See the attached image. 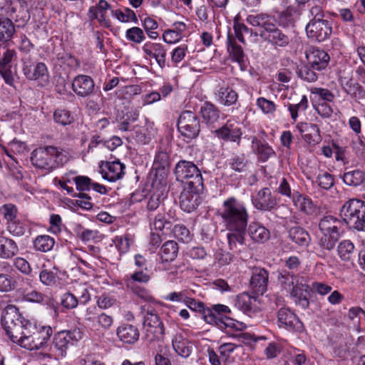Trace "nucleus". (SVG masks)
Instances as JSON below:
<instances>
[{
    "instance_id": "1",
    "label": "nucleus",
    "mask_w": 365,
    "mask_h": 365,
    "mask_svg": "<svg viewBox=\"0 0 365 365\" xmlns=\"http://www.w3.org/2000/svg\"><path fill=\"white\" fill-rule=\"evenodd\" d=\"M228 231V245L231 250H237L238 245L245 243L247 232L251 240L257 243H264L270 237L269 231L258 222H252L248 225L249 213L245 204L235 197L225 199L216 212Z\"/></svg>"
},
{
    "instance_id": "2",
    "label": "nucleus",
    "mask_w": 365,
    "mask_h": 365,
    "mask_svg": "<svg viewBox=\"0 0 365 365\" xmlns=\"http://www.w3.org/2000/svg\"><path fill=\"white\" fill-rule=\"evenodd\" d=\"M1 324L11 341L24 348L31 339L37 327L25 319L19 309L13 305L7 306L1 314Z\"/></svg>"
},
{
    "instance_id": "3",
    "label": "nucleus",
    "mask_w": 365,
    "mask_h": 365,
    "mask_svg": "<svg viewBox=\"0 0 365 365\" xmlns=\"http://www.w3.org/2000/svg\"><path fill=\"white\" fill-rule=\"evenodd\" d=\"M69 160L65 150L51 145L40 147L31 153L32 165L46 173H50L59 166H63Z\"/></svg>"
},
{
    "instance_id": "4",
    "label": "nucleus",
    "mask_w": 365,
    "mask_h": 365,
    "mask_svg": "<svg viewBox=\"0 0 365 365\" xmlns=\"http://www.w3.org/2000/svg\"><path fill=\"white\" fill-rule=\"evenodd\" d=\"M343 220L358 231L365 230V202L353 198L346 201L340 210Z\"/></svg>"
},
{
    "instance_id": "5",
    "label": "nucleus",
    "mask_w": 365,
    "mask_h": 365,
    "mask_svg": "<svg viewBox=\"0 0 365 365\" xmlns=\"http://www.w3.org/2000/svg\"><path fill=\"white\" fill-rule=\"evenodd\" d=\"M175 175L177 180L187 184L188 188L200 190L203 187L202 174L193 162L180 160L175 165Z\"/></svg>"
},
{
    "instance_id": "6",
    "label": "nucleus",
    "mask_w": 365,
    "mask_h": 365,
    "mask_svg": "<svg viewBox=\"0 0 365 365\" xmlns=\"http://www.w3.org/2000/svg\"><path fill=\"white\" fill-rule=\"evenodd\" d=\"M82 337L83 331L79 328L57 332L53 338V345L56 349V354L61 357L66 356L69 347L81 340Z\"/></svg>"
},
{
    "instance_id": "7",
    "label": "nucleus",
    "mask_w": 365,
    "mask_h": 365,
    "mask_svg": "<svg viewBox=\"0 0 365 365\" xmlns=\"http://www.w3.org/2000/svg\"><path fill=\"white\" fill-rule=\"evenodd\" d=\"M178 128L181 135L187 140L194 139L198 136L200 131V120L195 113L185 110L179 117Z\"/></svg>"
},
{
    "instance_id": "8",
    "label": "nucleus",
    "mask_w": 365,
    "mask_h": 365,
    "mask_svg": "<svg viewBox=\"0 0 365 365\" xmlns=\"http://www.w3.org/2000/svg\"><path fill=\"white\" fill-rule=\"evenodd\" d=\"M307 37L312 41L322 42L330 37L332 33L331 22L328 19L309 20L305 28Z\"/></svg>"
},
{
    "instance_id": "9",
    "label": "nucleus",
    "mask_w": 365,
    "mask_h": 365,
    "mask_svg": "<svg viewBox=\"0 0 365 365\" xmlns=\"http://www.w3.org/2000/svg\"><path fill=\"white\" fill-rule=\"evenodd\" d=\"M143 325L148 340L153 341L163 339L164 325L156 312L148 311L144 316Z\"/></svg>"
},
{
    "instance_id": "10",
    "label": "nucleus",
    "mask_w": 365,
    "mask_h": 365,
    "mask_svg": "<svg viewBox=\"0 0 365 365\" xmlns=\"http://www.w3.org/2000/svg\"><path fill=\"white\" fill-rule=\"evenodd\" d=\"M53 334L52 328L50 326H42L37 328L29 341L24 346L28 350L44 349L48 346V341Z\"/></svg>"
},
{
    "instance_id": "11",
    "label": "nucleus",
    "mask_w": 365,
    "mask_h": 365,
    "mask_svg": "<svg viewBox=\"0 0 365 365\" xmlns=\"http://www.w3.org/2000/svg\"><path fill=\"white\" fill-rule=\"evenodd\" d=\"M277 322L280 328L288 331L302 332L304 330L303 323L289 309L282 307L277 312Z\"/></svg>"
},
{
    "instance_id": "12",
    "label": "nucleus",
    "mask_w": 365,
    "mask_h": 365,
    "mask_svg": "<svg viewBox=\"0 0 365 365\" xmlns=\"http://www.w3.org/2000/svg\"><path fill=\"white\" fill-rule=\"evenodd\" d=\"M246 21L251 26L259 28L257 34L261 38L276 25L274 16L266 13L250 14Z\"/></svg>"
},
{
    "instance_id": "13",
    "label": "nucleus",
    "mask_w": 365,
    "mask_h": 365,
    "mask_svg": "<svg viewBox=\"0 0 365 365\" xmlns=\"http://www.w3.org/2000/svg\"><path fill=\"white\" fill-rule=\"evenodd\" d=\"M269 273L264 268L254 267L250 282V287L256 295H262L266 292L268 285Z\"/></svg>"
},
{
    "instance_id": "14",
    "label": "nucleus",
    "mask_w": 365,
    "mask_h": 365,
    "mask_svg": "<svg viewBox=\"0 0 365 365\" xmlns=\"http://www.w3.org/2000/svg\"><path fill=\"white\" fill-rule=\"evenodd\" d=\"M309 65L317 71L327 68L330 61L329 55L323 49L310 46L305 52Z\"/></svg>"
},
{
    "instance_id": "15",
    "label": "nucleus",
    "mask_w": 365,
    "mask_h": 365,
    "mask_svg": "<svg viewBox=\"0 0 365 365\" xmlns=\"http://www.w3.org/2000/svg\"><path fill=\"white\" fill-rule=\"evenodd\" d=\"M252 202L257 210L271 211L277 206V200L268 187H264L252 196Z\"/></svg>"
},
{
    "instance_id": "16",
    "label": "nucleus",
    "mask_w": 365,
    "mask_h": 365,
    "mask_svg": "<svg viewBox=\"0 0 365 365\" xmlns=\"http://www.w3.org/2000/svg\"><path fill=\"white\" fill-rule=\"evenodd\" d=\"M23 72L29 80L40 81L42 85L48 81V71L44 63L38 62L36 64L24 63Z\"/></svg>"
},
{
    "instance_id": "17",
    "label": "nucleus",
    "mask_w": 365,
    "mask_h": 365,
    "mask_svg": "<svg viewBox=\"0 0 365 365\" xmlns=\"http://www.w3.org/2000/svg\"><path fill=\"white\" fill-rule=\"evenodd\" d=\"M215 133L220 139L232 141L237 143V145H240L242 135L239 124L231 120H227L222 127L215 130Z\"/></svg>"
},
{
    "instance_id": "18",
    "label": "nucleus",
    "mask_w": 365,
    "mask_h": 365,
    "mask_svg": "<svg viewBox=\"0 0 365 365\" xmlns=\"http://www.w3.org/2000/svg\"><path fill=\"white\" fill-rule=\"evenodd\" d=\"M72 89L77 96L87 97L93 93L95 83L91 76L87 75H78L76 76L73 81Z\"/></svg>"
},
{
    "instance_id": "19",
    "label": "nucleus",
    "mask_w": 365,
    "mask_h": 365,
    "mask_svg": "<svg viewBox=\"0 0 365 365\" xmlns=\"http://www.w3.org/2000/svg\"><path fill=\"white\" fill-rule=\"evenodd\" d=\"M146 58H155L158 66L163 68L166 66V50L160 43L147 42L142 47Z\"/></svg>"
},
{
    "instance_id": "20",
    "label": "nucleus",
    "mask_w": 365,
    "mask_h": 365,
    "mask_svg": "<svg viewBox=\"0 0 365 365\" xmlns=\"http://www.w3.org/2000/svg\"><path fill=\"white\" fill-rule=\"evenodd\" d=\"M150 280V275L143 270L135 271L129 277H127L126 286L131 289L133 292L139 297L146 299L148 297L147 291L143 288L135 286V282L146 283Z\"/></svg>"
},
{
    "instance_id": "21",
    "label": "nucleus",
    "mask_w": 365,
    "mask_h": 365,
    "mask_svg": "<svg viewBox=\"0 0 365 365\" xmlns=\"http://www.w3.org/2000/svg\"><path fill=\"white\" fill-rule=\"evenodd\" d=\"M304 140L310 145L314 146L322 141L320 130L316 124L302 123L297 125Z\"/></svg>"
},
{
    "instance_id": "22",
    "label": "nucleus",
    "mask_w": 365,
    "mask_h": 365,
    "mask_svg": "<svg viewBox=\"0 0 365 365\" xmlns=\"http://www.w3.org/2000/svg\"><path fill=\"white\" fill-rule=\"evenodd\" d=\"M262 39L274 47H286L290 42L289 36L279 29L277 24Z\"/></svg>"
},
{
    "instance_id": "23",
    "label": "nucleus",
    "mask_w": 365,
    "mask_h": 365,
    "mask_svg": "<svg viewBox=\"0 0 365 365\" xmlns=\"http://www.w3.org/2000/svg\"><path fill=\"white\" fill-rule=\"evenodd\" d=\"M117 336L124 344H133L140 336L138 328L133 324H123L116 330Z\"/></svg>"
},
{
    "instance_id": "24",
    "label": "nucleus",
    "mask_w": 365,
    "mask_h": 365,
    "mask_svg": "<svg viewBox=\"0 0 365 365\" xmlns=\"http://www.w3.org/2000/svg\"><path fill=\"white\" fill-rule=\"evenodd\" d=\"M101 168L103 178L110 182H115L120 179L124 175L123 170L125 166L118 160L106 162Z\"/></svg>"
},
{
    "instance_id": "25",
    "label": "nucleus",
    "mask_w": 365,
    "mask_h": 365,
    "mask_svg": "<svg viewBox=\"0 0 365 365\" xmlns=\"http://www.w3.org/2000/svg\"><path fill=\"white\" fill-rule=\"evenodd\" d=\"M301 277L298 274H294L286 269L279 271L277 281L282 289L288 292L293 291L297 287L302 284L299 282Z\"/></svg>"
},
{
    "instance_id": "26",
    "label": "nucleus",
    "mask_w": 365,
    "mask_h": 365,
    "mask_svg": "<svg viewBox=\"0 0 365 365\" xmlns=\"http://www.w3.org/2000/svg\"><path fill=\"white\" fill-rule=\"evenodd\" d=\"M172 345L175 351L183 358H187L193 349L191 342L183 333H177L174 336Z\"/></svg>"
},
{
    "instance_id": "27",
    "label": "nucleus",
    "mask_w": 365,
    "mask_h": 365,
    "mask_svg": "<svg viewBox=\"0 0 365 365\" xmlns=\"http://www.w3.org/2000/svg\"><path fill=\"white\" fill-rule=\"evenodd\" d=\"M189 190H183L180 196V205L182 210L191 212L199 205L198 195L197 192L200 190L188 188Z\"/></svg>"
},
{
    "instance_id": "28",
    "label": "nucleus",
    "mask_w": 365,
    "mask_h": 365,
    "mask_svg": "<svg viewBox=\"0 0 365 365\" xmlns=\"http://www.w3.org/2000/svg\"><path fill=\"white\" fill-rule=\"evenodd\" d=\"M252 150L262 162L267 161L275 154L272 148L267 143L262 142L255 136L252 138Z\"/></svg>"
},
{
    "instance_id": "29",
    "label": "nucleus",
    "mask_w": 365,
    "mask_h": 365,
    "mask_svg": "<svg viewBox=\"0 0 365 365\" xmlns=\"http://www.w3.org/2000/svg\"><path fill=\"white\" fill-rule=\"evenodd\" d=\"M185 304L192 311L201 312L203 319L207 323L213 324V322H215V314L212 313V309L205 308L203 302L197 301L188 296Z\"/></svg>"
},
{
    "instance_id": "30",
    "label": "nucleus",
    "mask_w": 365,
    "mask_h": 365,
    "mask_svg": "<svg viewBox=\"0 0 365 365\" xmlns=\"http://www.w3.org/2000/svg\"><path fill=\"white\" fill-rule=\"evenodd\" d=\"M178 251L179 247L175 241L168 240L165 242L160 250L161 263L164 264L174 261L178 256Z\"/></svg>"
},
{
    "instance_id": "31",
    "label": "nucleus",
    "mask_w": 365,
    "mask_h": 365,
    "mask_svg": "<svg viewBox=\"0 0 365 365\" xmlns=\"http://www.w3.org/2000/svg\"><path fill=\"white\" fill-rule=\"evenodd\" d=\"M341 227V222L331 215L324 217L319 223V230L322 233L340 234Z\"/></svg>"
},
{
    "instance_id": "32",
    "label": "nucleus",
    "mask_w": 365,
    "mask_h": 365,
    "mask_svg": "<svg viewBox=\"0 0 365 365\" xmlns=\"http://www.w3.org/2000/svg\"><path fill=\"white\" fill-rule=\"evenodd\" d=\"M220 110L210 102L206 101L201 106L200 114L206 124H213L220 118Z\"/></svg>"
},
{
    "instance_id": "33",
    "label": "nucleus",
    "mask_w": 365,
    "mask_h": 365,
    "mask_svg": "<svg viewBox=\"0 0 365 365\" xmlns=\"http://www.w3.org/2000/svg\"><path fill=\"white\" fill-rule=\"evenodd\" d=\"M289 237L292 242L302 247H307L311 242V237L308 232L298 226L289 229Z\"/></svg>"
},
{
    "instance_id": "34",
    "label": "nucleus",
    "mask_w": 365,
    "mask_h": 365,
    "mask_svg": "<svg viewBox=\"0 0 365 365\" xmlns=\"http://www.w3.org/2000/svg\"><path fill=\"white\" fill-rule=\"evenodd\" d=\"M19 247L16 242L11 239L0 237V257L9 259L16 255Z\"/></svg>"
},
{
    "instance_id": "35",
    "label": "nucleus",
    "mask_w": 365,
    "mask_h": 365,
    "mask_svg": "<svg viewBox=\"0 0 365 365\" xmlns=\"http://www.w3.org/2000/svg\"><path fill=\"white\" fill-rule=\"evenodd\" d=\"M341 83L344 91L356 101L365 98V91L359 83L349 79L345 83L341 80Z\"/></svg>"
},
{
    "instance_id": "36",
    "label": "nucleus",
    "mask_w": 365,
    "mask_h": 365,
    "mask_svg": "<svg viewBox=\"0 0 365 365\" xmlns=\"http://www.w3.org/2000/svg\"><path fill=\"white\" fill-rule=\"evenodd\" d=\"M307 289V286L302 283L289 293L294 302L302 309H307L309 305Z\"/></svg>"
},
{
    "instance_id": "37",
    "label": "nucleus",
    "mask_w": 365,
    "mask_h": 365,
    "mask_svg": "<svg viewBox=\"0 0 365 365\" xmlns=\"http://www.w3.org/2000/svg\"><path fill=\"white\" fill-rule=\"evenodd\" d=\"M342 179L349 186L357 187L365 182V174L360 170H353L344 172Z\"/></svg>"
},
{
    "instance_id": "38",
    "label": "nucleus",
    "mask_w": 365,
    "mask_h": 365,
    "mask_svg": "<svg viewBox=\"0 0 365 365\" xmlns=\"http://www.w3.org/2000/svg\"><path fill=\"white\" fill-rule=\"evenodd\" d=\"M227 49L232 61L239 63L244 61L245 54L241 46L236 43L235 38L230 34L227 35Z\"/></svg>"
},
{
    "instance_id": "39",
    "label": "nucleus",
    "mask_w": 365,
    "mask_h": 365,
    "mask_svg": "<svg viewBox=\"0 0 365 365\" xmlns=\"http://www.w3.org/2000/svg\"><path fill=\"white\" fill-rule=\"evenodd\" d=\"M215 322H213L212 324L216 325L220 329L231 328L237 331H241L246 327L244 323L235 321L230 317H219L215 314Z\"/></svg>"
},
{
    "instance_id": "40",
    "label": "nucleus",
    "mask_w": 365,
    "mask_h": 365,
    "mask_svg": "<svg viewBox=\"0 0 365 365\" xmlns=\"http://www.w3.org/2000/svg\"><path fill=\"white\" fill-rule=\"evenodd\" d=\"M337 252L342 261H352L354 257V245L353 242L349 240H342L338 245Z\"/></svg>"
},
{
    "instance_id": "41",
    "label": "nucleus",
    "mask_w": 365,
    "mask_h": 365,
    "mask_svg": "<svg viewBox=\"0 0 365 365\" xmlns=\"http://www.w3.org/2000/svg\"><path fill=\"white\" fill-rule=\"evenodd\" d=\"M217 96L220 103L225 106L234 105L238 98L237 93L230 87L220 88L218 91Z\"/></svg>"
},
{
    "instance_id": "42",
    "label": "nucleus",
    "mask_w": 365,
    "mask_h": 365,
    "mask_svg": "<svg viewBox=\"0 0 365 365\" xmlns=\"http://www.w3.org/2000/svg\"><path fill=\"white\" fill-rule=\"evenodd\" d=\"M15 33L13 22L8 18L0 19V45L9 41Z\"/></svg>"
},
{
    "instance_id": "43",
    "label": "nucleus",
    "mask_w": 365,
    "mask_h": 365,
    "mask_svg": "<svg viewBox=\"0 0 365 365\" xmlns=\"http://www.w3.org/2000/svg\"><path fill=\"white\" fill-rule=\"evenodd\" d=\"M148 220L154 228L157 230H163L164 228H170L171 222L165 217L163 212L148 213Z\"/></svg>"
},
{
    "instance_id": "44",
    "label": "nucleus",
    "mask_w": 365,
    "mask_h": 365,
    "mask_svg": "<svg viewBox=\"0 0 365 365\" xmlns=\"http://www.w3.org/2000/svg\"><path fill=\"white\" fill-rule=\"evenodd\" d=\"M54 239L48 235H39L34 240V247L36 251L46 252L54 246Z\"/></svg>"
},
{
    "instance_id": "45",
    "label": "nucleus",
    "mask_w": 365,
    "mask_h": 365,
    "mask_svg": "<svg viewBox=\"0 0 365 365\" xmlns=\"http://www.w3.org/2000/svg\"><path fill=\"white\" fill-rule=\"evenodd\" d=\"M233 29L235 36L242 43H245V39L244 38L245 34H250V36L254 35L255 36H258L257 32H254L252 29L248 28L243 23H240L237 19L234 20Z\"/></svg>"
},
{
    "instance_id": "46",
    "label": "nucleus",
    "mask_w": 365,
    "mask_h": 365,
    "mask_svg": "<svg viewBox=\"0 0 365 365\" xmlns=\"http://www.w3.org/2000/svg\"><path fill=\"white\" fill-rule=\"evenodd\" d=\"M339 237L340 234L322 233V236L319 241V245L324 250H332Z\"/></svg>"
},
{
    "instance_id": "47",
    "label": "nucleus",
    "mask_w": 365,
    "mask_h": 365,
    "mask_svg": "<svg viewBox=\"0 0 365 365\" xmlns=\"http://www.w3.org/2000/svg\"><path fill=\"white\" fill-rule=\"evenodd\" d=\"M297 14V9L294 7H288L282 11L279 16V24L283 27L294 26V15Z\"/></svg>"
},
{
    "instance_id": "48",
    "label": "nucleus",
    "mask_w": 365,
    "mask_h": 365,
    "mask_svg": "<svg viewBox=\"0 0 365 365\" xmlns=\"http://www.w3.org/2000/svg\"><path fill=\"white\" fill-rule=\"evenodd\" d=\"M113 15L121 22L133 21L135 24L138 23V18L135 13L129 8H125V11L119 9L112 11Z\"/></svg>"
},
{
    "instance_id": "49",
    "label": "nucleus",
    "mask_w": 365,
    "mask_h": 365,
    "mask_svg": "<svg viewBox=\"0 0 365 365\" xmlns=\"http://www.w3.org/2000/svg\"><path fill=\"white\" fill-rule=\"evenodd\" d=\"M174 237L179 241L187 243L192 240V235L190 230L184 225L178 224L173 228Z\"/></svg>"
},
{
    "instance_id": "50",
    "label": "nucleus",
    "mask_w": 365,
    "mask_h": 365,
    "mask_svg": "<svg viewBox=\"0 0 365 365\" xmlns=\"http://www.w3.org/2000/svg\"><path fill=\"white\" fill-rule=\"evenodd\" d=\"M53 119L56 123L63 125H69L73 121V117L70 111L61 108H58L55 110Z\"/></svg>"
},
{
    "instance_id": "51",
    "label": "nucleus",
    "mask_w": 365,
    "mask_h": 365,
    "mask_svg": "<svg viewBox=\"0 0 365 365\" xmlns=\"http://www.w3.org/2000/svg\"><path fill=\"white\" fill-rule=\"evenodd\" d=\"M309 63L298 68L297 73L302 79L308 82H314L317 79V75Z\"/></svg>"
},
{
    "instance_id": "52",
    "label": "nucleus",
    "mask_w": 365,
    "mask_h": 365,
    "mask_svg": "<svg viewBox=\"0 0 365 365\" xmlns=\"http://www.w3.org/2000/svg\"><path fill=\"white\" fill-rule=\"evenodd\" d=\"M16 282L9 274H0V292H8L16 288Z\"/></svg>"
},
{
    "instance_id": "53",
    "label": "nucleus",
    "mask_w": 365,
    "mask_h": 365,
    "mask_svg": "<svg viewBox=\"0 0 365 365\" xmlns=\"http://www.w3.org/2000/svg\"><path fill=\"white\" fill-rule=\"evenodd\" d=\"M142 24L148 36L150 38L155 39L158 37V32L154 31V30L158 26L155 20L150 17H146L142 20Z\"/></svg>"
},
{
    "instance_id": "54",
    "label": "nucleus",
    "mask_w": 365,
    "mask_h": 365,
    "mask_svg": "<svg viewBox=\"0 0 365 365\" xmlns=\"http://www.w3.org/2000/svg\"><path fill=\"white\" fill-rule=\"evenodd\" d=\"M308 107V100L306 96H303L300 102L297 104H289L288 110L290 112L292 118L296 120L298 117V112L304 111Z\"/></svg>"
},
{
    "instance_id": "55",
    "label": "nucleus",
    "mask_w": 365,
    "mask_h": 365,
    "mask_svg": "<svg viewBox=\"0 0 365 365\" xmlns=\"http://www.w3.org/2000/svg\"><path fill=\"white\" fill-rule=\"evenodd\" d=\"M73 181L75 182L77 190L80 192H84V191H88L91 189L92 180L83 175H78L73 178Z\"/></svg>"
},
{
    "instance_id": "56",
    "label": "nucleus",
    "mask_w": 365,
    "mask_h": 365,
    "mask_svg": "<svg viewBox=\"0 0 365 365\" xmlns=\"http://www.w3.org/2000/svg\"><path fill=\"white\" fill-rule=\"evenodd\" d=\"M125 37L128 40L140 43L145 38L143 31L139 27H132L126 31Z\"/></svg>"
},
{
    "instance_id": "57",
    "label": "nucleus",
    "mask_w": 365,
    "mask_h": 365,
    "mask_svg": "<svg viewBox=\"0 0 365 365\" xmlns=\"http://www.w3.org/2000/svg\"><path fill=\"white\" fill-rule=\"evenodd\" d=\"M7 229L11 235L17 237L24 235L26 232V226L18 219L8 222Z\"/></svg>"
},
{
    "instance_id": "58",
    "label": "nucleus",
    "mask_w": 365,
    "mask_h": 365,
    "mask_svg": "<svg viewBox=\"0 0 365 365\" xmlns=\"http://www.w3.org/2000/svg\"><path fill=\"white\" fill-rule=\"evenodd\" d=\"M24 298L26 301L30 302L39 304H48L49 302H51V299L50 298L36 290H33L27 293L24 296Z\"/></svg>"
},
{
    "instance_id": "59",
    "label": "nucleus",
    "mask_w": 365,
    "mask_h": 365,
    "mask_svg": "<svg viewBox=\"0 0 365 365\" xmlns=\"http://www.w3.org/2000/svg\"><path fill=\"white\" fill-rule=\"evenodd\" d=\"M40 281L46 286H53L58 281V275L51 270L43 269L39 274Z\"/></svg>"
},
{
    "instance_id": "60",
    "label": "nucleus",
    "mask_w": 365,
    "mask_h": 365,
    "mask_svg": "<svg viewBox=\"0 0 365 365\" xmlns=\"http://www.w3.org/2000/svg\"><path fill=\"white\" fill-rule=\"evenodd\" d=\"M113 323V317L104 312H100L98 314L96 322L94 323L93 327H100L105 330L110 329Z\"/></svg>"
},
{
    "instance_id": "61",
    "label": "nucleus",
    "mask_w": 365,
    "mask_h": 365,
    "mask_svg": "<svg viewBox=\"0 0 365 365\" xmlns=\"http://www.w3.org/2000/svg\"><path fill=\"white\" fill-rule=\"evenodd\" d=\"M170 163L169 155L167 152L160 150L156 154L153 163V165L156 169H165L168 167Z\"/></svg>"
},
{
    "instance_id": "62",
    "label": "nucleus",
    "mask_w": 365,
    "mask_h": 365,
    "mask_svg": "<svg viewBox=\"0 0 365 365\" xmlns=\"http://www.w3.org/2000/svg\"><path fill=\"white\" fill-rule=\"evenodd\" d=\"M0 212L6 220L7 223L17 219L16 215L18 210L17 207L13 204L4 205L1 207Z\"/></svg>"
},
{
    "instance_id": "63",
    "label": "nucleus",
    "mask_w": 365,
    "mask_h": 365,
    "mask_svg": "<svg viewBox=\"0 0 365 365\" xmlns=\"http://www.w3.org/2000/svg\"><path fill=\"white\" fill-rule=\"evenodd\" d=\"M317 182L322 189L329 190L334 185V180L331 174L325 172L317 176Z\"/></svg>"
},
{
    "instance_id": "64",
    "label": "nucleus",
    "mask_w": 365,
    "mask_h": 365,
    "mask_svg": "<svg viewBox=\"0 0 365 365\" xmlns=\"http://www.w3.org/2000/svg\"><path fill=\"white\" fill-rule=\"evenodd\" d=\"M257 106L264 113L266 114L273 113L276 110V106L274 102L263 97L257 98Z\"/></svg>"
}]
</instances>
